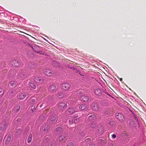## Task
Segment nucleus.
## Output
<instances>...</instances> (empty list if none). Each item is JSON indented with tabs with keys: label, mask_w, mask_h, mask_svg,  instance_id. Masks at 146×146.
<instances>
[{
	"label": "nucleus",
	"mask_w": 146,
	"mask_h": 146,
	"mask_svg": "<svg viewBox=\"0 0 146 146\" xmlns=\"http://www.w3.org/2000/svg\"><path fill=\"white\" fill-rule=\"evenodd\" d=\"M115 116L116 119L120 121H124L123 115L120 113H116L115 114Z\"/></svg>",
	"instance_id": "obj_1"
},
{
	"label": "nucleus",
	"mask_w": 146,
	"mask_h": 146,
	"mask_svg": "<svg viewBox=\"0 0 146 146\" xmlns=\"http://www.w3.org/2000/svg\"><path fill=\"white\" fill-rule=\"evenodd\" d=\"M43 74L46 76L50 77L52 74V71L49 69H46L44 70L43 71Z\"/></svg>",
	"instance_id": "obj_2"
},
{
	"label": "nucleus",
	"mask_w": 146,
	"mask_h": 146,
	"mask_svg": "<svg viewBox=\"0 0 146 146\" xmlns=\"http://www.w3.org/2000/svg\"><path fill=\"white\" fill-rule=\"evenodd\" d=\"M62 89L64 90L67 91L70 88V86L69 84L66 82H64L62 85Z\"/></svg>",
	"instance_id": "obj_3"
},
{
	"label": "nucleus",
	"mask_w": 146,
	"mask_h": 146,
	"mask_svg": "<svg viewBox=\"0 0 146 146\" xmlns=\"http://www.w3.org/2000/svg\"><path fill=\"white\" fill-rule=\"evenodd\" d=\"M91 105L92 109L94 111H97L99 109V105L96 102H93Z\"/></svg>",
	"instance_id": "obj_4"
},
{
	"label": "nucleus",
	"mask_w": 146,
	"mask_h": 146,
	"mask_svg": "<svg viewBox=\"0 0 146 146\" xmlns=\"http://www.w3.org/2000/svg\"><path fill=\"white\" fill-rule=\"evenodd\" d=\"M7 124L5 122L2 121L0 124V130H4L6 129Z\"/></svg>",
	"instance_id": "obj_5"
},
{
	"label": "nucleus",
	"mask_w": 146,
	"mask_h": 146,
	"mask_svg": "<svg viewBox=\"0 0 146 146\" xmlns=\"http://www.w3.org/2000/svg\"><path fill=\"white\" fill-rule=\"evenodd\" d=\"M58 106L60 109L62 110L66 108L67 105L64 102H62L59 104Z\"/></svg>",
	"instance_id": "obj_6"
},
{
	"label": "nucleus",
	"mask_w": 146,
	"mask_h": 146,
	"mask_svg": "<svg viewBox=\"0 0 146 146\" xmlns=\"http://www.w3.org/2000/svg\"><path fill=\"white\" fill-rule=\"evenodd\" d=\"M11 139V134H7L5 137V144L7 145L9 143Z\"/></svg>",
	"instance_id": "obj_7"
},
{
	"label": "nucleus",
	"mask_w": 146,
	"mask_h": 146,
	"mask_svg": "<svg viewBox=\"0 0 146 146\" xmlns=\"http://www.w3.org/2000/svg\"><path fill=\"white\" fill-rule=\"evenodd\" d=\"M10 63L11 65L13 67H17L19 65L18 61L16 60H12L11 61Z\"/></svg>",
	"instance_id": "obj_8"
},
{
	"label": "nucleus",
	"mask_w": 146,
	"mask_h": 146,
	"mask_svg": "<svg viewBox=\"0 0 146 146\" xmlns=\"http://www.w3.org/2000/svg\"><path fill=\"white\" fill-rule=\"evenodd\" d=\"M81 100L84 102H87L89 100V98L88 96L84 95H82L81 97Z\"/></svg>",
	"instance_id": "obj_9"
},
{
	"label": "nucleus",
	"mask_w": 146,
	"mask_h": 146,
	"mask_svg": "<svg viewBox=\"0 0 146 146\" xmlns=\"http://www.w3.org/2000/svg\"><path fill=\"white\" fill-rule=\"evenodd\" d=\"M9 84L11 87H15L17 85V82L15 81H11L9 82Z\"/></svg>",
	"instance_id": "obj_10"
},
{
	"label": "nucleus",
	"mask_w": 146,
	"mask_h": 146,
	"mask_svg": "<svg viewBox=\"0 0 146 146\" xmlns=\"http://www.w3.org/2000/svg\"><path fill=\"white\" fill-rule=\"evenodd\" d=\"M29 85L32 89H35L36 88V86L34 83L32 82H29Z\"/></svg>",
	"instance_id": "obj_11"
},
{
	"label": "nucleus",
	"mask_w": 146,
	"mask_h": 146,
	"mask_svg": "<svg viewBox=\"0 0 146 146\" xmlns=\"http://www.w3.org/2000/svg\"><path fill=\"white\" fill-rule=\"evenodd\" d=\"M96 117L94 115H92L89 116L88 118V120L91 122L93 121L96 119Z\"/></svg>",
	"instance_id": "obj_12"
},
{
	"label": "nucleus",
	"mask_w": 146,
	"mask_h": 146,
	"mask_svg": "<svg viewBox=\"0 0 146 146\" xmlns=\"http://www.w3.org/2000/svg\"><path fill=\"white\" fill-rule=\"evenodd\" d=\"M48 90L50 91H53L56 90V87L54 85H52L50 86L48 88Z\"/></svg>",
	"instance_id": "obj_13"
},
{
	"label": "nucleus",
	"mask_w": 146,
	"mask_h": 146,
	"mask_svg": "<svg viewBox=\"0 0 146 146\" xmlns=\"http://www.w3.org/2000/svg\"><path fill=\"white\" fill-rule=\"evenodd\" d=\"M25 76V73L22 70L19 71L18 74V76L20 78H22L24 77Z\"/></svg>",
	"instance_id": "obj_14"
},
{
	"label": "nucleus",
	"mask_w": 146,
	"mask_h": 146,
	"mask_svg": "<svg viewBox=\"0 0 146 146\" xmlns=\"http://www.w3.org/2000/svg\"><path fill=\"white\" fill-rule=\"evenodd\" d=\"M41 129L44 131H47L48 130V126L46 124L43 125L41 127Z\"/></svg>",
	"instance_id": "obj_15"
},
{
	"label": "nucleus",
	"mask_w": 146,
	"mask_h": 146,
	"mask_svg": "<svg viewBox=\"0 0 146 146\" xmlns=\"http://www.w3.org/2000/svg\"><path fill=\"white\" fill-rule=\"evenodd\" d=\"M64 92H60L57 94L58 97L60 99H62L64 97Z\"/></svg>",
	"instance_id": "obj_16"
},
{
	"label": "nucleus",
	"mask_w": 146,
	"mask_h": 146,
	"mask_svg": "<svg viewBox=\"0 0 146 146\" xmlns=\"http://www.w3.org/2000/svg\"><path fill=\"white\" fill-rule=\"evenodd\" d=\"M20 108V105H17L14 107L13 109V111L14 112L17 113L19 111Z\"/></svg>",
	"instance_id": "obj_17"
},
{
	"label": "nucleus",
	"mask_w": 146,
	"mask_h": 146,
	"mask_svg": "<svg viewBox=\"0 0 146 146\" xmlns=\"http://www.w3.org/2000/svg\"><path fill=\"white\" fill-rule=\"evenodd\" d=\"M26 94L25 93H21L20 94L18 97V98L20 100H22L25 98L26 96Z\"/></svg>",
	"instance_id": "obj_18"
},
{
	"label": "nucleus",
	"mask_w": 146,
	"mask_h": 146,
	"mask_svg": "<svg viewBox=\"0 0 146 146\" xmlns=\"http://www.w3.org/2000/svg\"><path fill=\"white\" fill-rule=\"evenodd\" d=\"M129 127H135V124L133 121H130L129 123Z\"/></svg>",
	"instance_id": "obj_19"
},
{
	"label": "nucleus",
	"mask_w": 146,
	"mask_h": 146,
	"mask_svg": "<svg viewBox=\"0 0 146 146\" xmlns=\"http://www.w3.org/2000/svg\"><path fill=\"white\" fill-rule=\"evenodd\" d=\"M68 112L71 114H73L76 112L75 109L74 108H69L68 109Z\"/></svg>",
	"instance_id": "obj_20"
},
{
	"label": "nucleus",
	"mask_w": 146,
	"mask_h": 146,
	"mask_svg": "<svg viewBox=\"0 0 146 146\" xmlns=\"http://www.w3.org/2000/svg\"><path fill=\"white\" fill-rule=\"evenodd\" d=\"M34 79L35 81L40 82L41 80H43L42 78L41 77H38L37 76H35L34 77Z\"/></svg>",
	"instance_id": "obj_21"
},
{
	"label": "nucleus",
	"mask_w": 146,
	"mask_h": 146,
	"mask_svg": "<svg viewBox=\"0 0 146 146\" xmlns=\"http://www.w3.org/2000/svg\"><path fill=\"white\" fill-rule=\"evenodd\" d=\"M79 108L81 110H83L87 108V107L85 105L82 104L80 105Z\"/></svg>",
	"instance_id": "obj_22"
},
{
	"label": "nucleus",
	"mask_w": 146,
	"mask_h": 146,
	"mask_svg": "<svg viewBox=\"0 0 146 146\" xmlns=\"http://www.w3.org/2000/svg\"><path fill=\"white\" fill-rule=\"evenodd\" d=\"M56 119V117L55 116L52 115L50 117L49 120L50 121L54 122Z\"/></svg>",
	"instance_id": "obj_23"
},
{
	"label": "nucleus",
	"mask_w": 146,
	"mask_h": 146,
	"mask_svg": "<svg viewBox=\"0 0 146 146\" xmlns=\"http://www.w3.org/2000/svg\"><path fill=\"white\" fill-rule=\"evenodd\" d=\"M32 134L31 133H30L29 134L28 138H27V141L28 143H30L31 142L32 140Z\"/></svg>",
	"instance_id": "obj_24"
},
{
	"label": "nucleus",
	"mask_w": 146,
	"mask_h": 146,
	"mask_svg": "<svg viewBox=\"0 0 146 146\" xmlns=\"http://www.w3.org/2000/svg\"><path fill=\"white\" fill-rule=\"evenodd\" d=\"M94 92L96 96H100L102 95V92Z\"/></svg>",
	"instance_id": "obj_25"
},
{
	"label": "nucleus",
	"mask_w": 146,
	"mask_h": 146,
	"mask_svg": "<svg viewBox=\"0 0 146 146\" xmlns=\"http://www.w3.org/2000/svg\"><path fill=\"white\" fill-rule=\"evenodd\" d=\"M66 137L65 135H61L59 137V139L60 141H63Z\"/></svg>",
	"instance_id": "obj_26"
},
{
	"label": "nucleus",
	"mask_w": 146,
	"mask_h": 146,
	"mask_svg": "<svg viewBox=\"0 0 146 146\" xmlns=\"http://www.w3.org/2000/svg\"><path fill=\"white\" fill-rule=\"evenodd\" d=\"M56 132L58 133H60L62 131V128L60 127H58L56 129Z\"/></svg>",
	"instance_id": "obj_27"
},
{
	"label": "nucleus",
	"mask_w": 146,
	"mask_h": 146,
	"mask_svg": "<svg viewBox=\"0 0 146 146\" xmlns=\"http://www.w3.org/2000/svg\"><path fill=\"white\" fill-rule=\"evenodd\" d=\"M22 130L20 129H17L16 131V133L18 134H20L22 132Z\"/></svg>",
	"instance_id": "obj_28"
},
{
	"label": "nucleus",
	"mask_w": 146,
	"mask_h": 146,
	"mask_svg": "<svg viewBox=\"0 0 146 146\" xmlns=\"http://www.w3.org/2000/svg\"><path fill=\"white\" fill-rule=\"evenodd\" d=\"M69 123L70 124H72L73 123V119L72 117L70 118L69 119Z\"/></svg>",
	"instance_id": "obj_29"
},
{
	"label": "nucleus",
	"mask_w": 146,
	"mask_h": 146,
	"mask_svg": "<svg viewBox=\"0 0 146 146\" xmlns=\"http://www.w3.org/2000/svg\"><path fill=\"white\" fill-rule=\"evenodd\" d=\"M66 146H74V143L72 142H69L68 143Z\"/></svg>",
	"instance_id": "obj_30"
},
{
	"label": "nucleus",
	"mask_w": 146,
	"mask_h": 146,
	"mask_svg": "<svg viewBox=\"0 0 146 146\" xmlns=\"http://www.w3.org/2000/svg\"><path fill=\"white\" fill-rule=\"evenodd\" d=\"M95 124L94 122H92L91 123V124L90 125V126L91 128H94L95 127Z\"/></svg>",
	"instance_id": "obj_31"
},
{
	"label": "nucleus",
	"mask_w": 146,
	"mask_h": 146,
	"mask_svg": "<svg viewBox=\"0 0 146 146\" xmlns=\"http://www.w3.org/2000/svg\"><path fill=\"white\" fill-rule=\"evenodd\" d=\"M108 123L109 124V125L111 126H113L114 124L113 122L112 121H109Z\"/></svg>",
	"instance_id": "obj_32"
},
{
	"label": "nucleus",
	"mask_w": 146,
	"mask_h": 146,
	"mask_svg": "<svg viewBox=\"0 0 146 146\" xmlns=\"http://www.w3.org/2000/svg\"><path fill=\"white\" fill-rule=\"evenodd\" d=\"M121 135L123 137H125L127 136V134L126 133H123L121 134Z\"/></svg>",
	"instance_id": "obj_33"
},
{
	"label": "nucleus",
	"mask_w": 146,
	"mask_h": 146,
	"mask_svg": "<svg viewBox=\"0 0 146 146\" xmlns=\"http://www.w3.org/2000/svg\"><path fill=\"white\" fill-rule=\"evenodd\" d=\"M4 94V92H0V98Z\"/></svg>",
	"instance_id": "obj_34"
},
{
	"label": "nucleus",
	"mask_w": 146,
	"mask_h": 146,
	"mask_svg": "<svg viewBox=\"0 0 146 146\" xmlns=\"http://www.w3.org/2000/svg\"><path fill=\"white\" fill-rule=\"evenodd\" d=\"M91 141V139L90 138H88L86 139L85 140V141L86 142H88V141Z\"/></svg>",
	"instance_id": "obj_35"
},
{
	"label": "nucleus",
	"mask_w": 146,
	"mask_h": 146,
	"mask_svg": "<svg viewBox=\"0 0 146 146\" xmlns=\"http://www.w3.org/2000/svg\"><path fill=\"white\" fill-rule=\"evenodd\" d=\"M106 94H107L108 95H109L112 98H114L113 97L111 96L107 92H106Z\"/></svg>",
	"instance_id": "obj_36"
},
{
	"label": "nucleus",
	"mask_w": 146,
	"mask_h": 146,
	"mask_svg": "<svg viewBox=\"0 0 146 146\" xmlns=\"http://www.w3.org/2000/svg\"><path fill=\"white\" fill-rule=\"evenodd\" d=\"M112 137L113 138H115L116 137V135L115 134H113L112 135Z\"/></svg>",
	"instance_id": "obj_37"
},
{
	"label": "nucleus",
	"mask_w": 146,
	"mask_h": 146,
	"mask_svg": "<svg viewBox=\"0 0 146 146\" xmlns=\"http://www.w3.org/2000/svg\"><path fill=\"white\" fill-rule=\"evenodd\" d=\"M88 146H95V145L94 144L91 143Z\"/></svg>",
	"instance_id": "obj_38"
},
{
	"label": "nucleus",
	"mask_w": 146,
	"mask_h": 146,
	"mask_svg": "<svg viewBox=\"0 0 146 146\" xmlns=\"http://www.w3.org/2000/svg\"><path fill=\"white\" fill-rule=\"evenodd\" d=\"M44 104V103H42V104H41L40 105V108H41L42 107V106H43V105Z\"/></svg>",
	"instance_id": "obj_39"
},
{
	"label": "nucleus",
	"mask_w": 146,
	"mask_h": 146,
	"mask_svg": "<svg viewBox=\"0 0 146 146\" xmlns=\"http://www.w3.org/2000/svg\"><path fill=\"white\" fill-rule=\"evenodd\" d=\"M134 119L135 120H138V118L136 117V116H135V117H134Z\"/></svg>",
	"instance_id": "obj_40"
},
{
	"label": "nucleus",
	"mask_w": 146,
	"mask_h": 146,
	"mask_svg": "<svg viewBox=\"0 0 146 146\" xmlns=\"http://www.w3.org/2000/svg\"><path fill=\"white\" fill-rule=\"evenodd\" d=\"M46 141H48V140L49 139L47 137H46Z\"/></svg>",
	"instance_id": "obj_41"
},
{
	"label": "nucleus",
	"mask_w": 146,
	"mask_h": 146,
	"mask_svg": "<svg viewBox=\"0 0 146 146\" xmlns=\"http://www.w3.org/2000/svg\"><path fill=\"white\" fill-rule=\"evenodd\" d=\"M119 80L120 81H122V78H120V79H119Z\"/></svg>",
	"instance_id": "obj_42"
},
{
	"label": "nucleus",
	"mask_w": 146,
	"mask_h": 146,
	"mask_svg": "<svg viewBox=\"0 0 146 146\" xmlns=\"http://www.w3.org/2000/svg\"><path fill=\"white\" fill-rule=\"evenodd\" d=\"M40 102L37 105V106H36V107H37L39 106V104H40Z\"/></svg>",
	"instance_id": "obj_43"
},
{
	"label": "nucleus",
	"mask_w": 146,
	"mask_h": 146,
	"mask_svg": "<svg viewBox=\"0 0 146 146\" xmlns=\"http://www.w3.org/2000/svg\"><path fill=\"white\" fill-rule=\"evenodd\" d=\"M78 117V115H76L75 116V117Z\"/></svg>",
	"instance_id": "obj_44"
},
{
	"label": "nucleus",
	"mask_w": 146,
	"mask_h": 146,
	"mask_svg": "<svg viewBox=\"0 0 146 146\" xmlns=\"http://www.w3.org/2000/svg\"><path fill=\"white\" fill-rule=\"evenodd\" d=\"M39 146H44V145H40Z\"/></svg>",
	"instance_id": "obj_45"
},
{
	"label": "nucleus",
	"mask_w": 146,
	"mask_h": 146,
	"mask_svg": "<svg viewBox=\"0 0 146 146\" xmlns=\"http://www.w3.org/2000/svg\"><path fill=\"white\" fill-rule=\"evenodd\" d=\"M12 146H15V145H13Z\"/></svg>",
	"instance_id": "obj_46"
}]
</instances>
